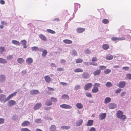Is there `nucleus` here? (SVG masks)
I'll use <instances>...</instances> for the list:
<instances>
[{"instance_id":"nucleus-1","label":"nucleus","mask_w":131,"mask_h":131,"mask_svg":"<svg viewBox=\"0 0 131 131\" xmlns=\"http://www.w3.org/2000/svg\"><path fill=\"white\" fill-rule=\"evenodd\" d=\"M100 87V84L98 83H95L93 85V88L92 90V92L93 93H97L99 91L98 87Z\"/></svg>"},{"instance_id":"nucleus-2","label":"nucleus","mask_w":131,"mask_h":131,"mask_svg":"<svg viewBox=\"0 0 131 131\" xmlns=\"http://www.w3.org/2000/svg\"><path fill=\"white\" fill-rule=\"evenodd\" d=\"M8 101L6 96L3 94H0V101L2 102L5 103Z\"/></svg>"},{"instance_id":"nucleus-3","label":"nucleus","mask_w":131,"mask_h":131,"mask_svg":"<svg viewBox=\"0 0 131 131\" xmlns=\"http://www.w3.org/2000/svg\"><path fill=\"white\" fill-rule=\"evenodd\" d=\"M60 107L62 108L66 109H71L72 108V106L66 104H63L60 105Z\"/></svg>"},{"instance_id":"nucleus-4","label":"nucleus","mask_w":131,"mask_h":131,"mask_svg":"<svg viewBox=\"0 0 131 131\" xmlns=\"http://www.w3.org/2000/svg\"><path fill=\"white\" fill-rule=\"evenodd\" d=\"M92 85L93 84L91 83H86L84 87V89L85 90H88L91 88Z\"/></svg>"},{"instance_id":"nucleus-5","label":"nucleus","mask_w":131,"mask_h":131,"mask_svg":"<svg viewBox=\"0 0 131 131\" xmlns=\"http://www.w3.org/2000/svg\"><path fill=\"white\" fill-rule=\"evenodd\" d=\"M90 77V74L87 72H84L82 74V77L84 79H88Z\"/></svg>"},{"instance_id":"nucleus-6","label":"nucleus","mask_w":131,"mask_h":131,"mask_svg":"<svg viewBox=\"0 0 131 131\" xmlns=\"http://www.w3.org/2000/svg\"><path fill=\"white\" fill-rule=\"evenodd\" d=\"M74 12L73 14V15H74V14H75L77 10H78V9L79 8H80V5L79 4L77 3H75L74 4Z\"/></svg>"},{"instance_id":"nucleus-7","label":"nucleus","mask_w":131,"mask_h":131,"mask_svg":"<svg viewBox=\"0 0 131 131\" xmlns=\"http://www.w3.org/2000/svg\"><path fill=\"white\" fill-rule=\"evenodd\" d=\"M20 44L23 46V47L26 49L27 47V41L26 40H23L21 41H20Z\"/></svg>"},{"instance_id":"nucleus-8","label":"nucleus","mask_w":131,"mask_h":131,"mask_svg":"<svg viewBox=\"0 0 131 131\" xmlns=\"http://www.w3.org/2000/svg\"><path fill=\"white\" fill-rule=\"evenodd\" d=\"M16 104V102L13 100L9 101L8 102V105L9 106H12Z\"/></svg>"},{"instance_id":"nucleus-9","label":"nucleus","mask_w":131,"mask_h":131,"mask_svg":"<svg viewBox=\"0 0 131 131\" xmlns=\"http://www.w3.org/2000/svg\"><path fill=\"white\" fill-rule=\"evenodd\" d=\"M41 104L40 103H38L35 104L34 107V109L35 110L39 109L41 107Z\"/></svg>"},{"instance_id":"nucleus-10","label":"nucleus","mask_w":131,"mask_h":131,"mask_svg":"<svg viewBox=\"0 0 131 131\" xmlns=\"http://www.w3.org/2000/svg\"><path fill=\"white\" fill-rule=\"evenodd\" d=\"M44 79L46 82L47 83H49L52 79L48 75H46L44 77Z\"/></svg>"},{"instance_id":"nucleus-11","label":"nucleus","mask_w":131,"mask_h":131,"mask_svg":"<svg viewBox=\"0 0 131 131\" xmlns=\"http://www.w3.org/2000/svg\"><path fill=\"white\" fill-rule=\"evenodd\" d=\"M39 37L42 40L46 41L47 40V38L44 35L42 34H40L39 35Z\"/></svg>"},{"instance_id":"nucleus-12","label":"nucleus","mask_w":131,"mask_h":131,"mask_svg":"<svg viewBox=\"0 0 131 131\" xmlns=\"http://www.w3.org/2000/svg\"><path fill=\"white\" fill-rule=\"evenodd\" d=\"M85 30V29L84 28L79 27L76 29L77 32L79 33H82Z\"/></svg>"},{"instance_id":"nucleus-13","label":"nucleus","mask_w":131,"mask_h":131,"mask_svg":"<svg viewBox=\"0 0 131 131\" xmlns=\"http://www.w3.org/2000/svg\"><path fill=\"white\" fill-rule=\"evenodd\" d=\"M30 94L32 95H36L38 94L39 93V91L36 90H32L30 92Z\"/></svg>"},{"instance_id":"nucleus-14","label":"nucleus","mask_w":131,"mask_h":131,"mask_svg":"<svg viewBox=\"0 0 131 131\" xmlns=\"http://www.w3.org/2000/svg\"><path fill=\"white\" fill-rule=\"evenodd\" d=\"M106 116V114L105 113H101L99 115V119L101 120H103L105 118Z\"/></svg>"},{"instance_id":"nucleus-15","label":"nucleus","mask_w":131,"mask_h":131,"mask_svg":"<svg viewBox=\"0 0 131 131\" xmlns=\"http://www.w3.org/2000/svg\"><path fill=\"white\" fill-rule=\"evenodd\" d=\"M5 80V77L3 74L0 75V82H4Z\"/></svg>"},{"instance_id":"nucleus-16","label":"nucleus","mask_w":131,"mask_h":131,"mask_svg":"<svg viewBox=\"0 0 131 131\" xmlns=\"http://www.w3.org/2000/svg\"><path fill=\"white\" fill-rule=\"evenodd\" d=\"M17 93V92H15L14 93L9 95L7 97V100H10L12 97L15 95Z\"/></svg>"},{"instance_id":"nucleus-17","label":"nucleus","mask_w":131,"mask_h":131,"mask_svg":"<svg viewBox=\"0 0 131 131\" xmlns=\"http://www.w3.org/2000/svg\"><path fill=\"white\" fill-rule=\"evenodd\" d=\"M83 120L80 119L77 121L76 122V125L77 126H78L81 125L82 124Z\"/></svg>"},{"instance_id":"nucleus-18","label":"nucleus","mask_w":131,"mask_h":131,"mask_svg":"<svg viewBox=\"0 0 131 131\" xmlns=\"http://www.w3.org/2000/svg\"><path fill=\"white\" fill-rule=\"evenodd\" d=\"M125 82L124 81H122L119 83L118 86L121 88H123L125 86Z\"/></svg>"},{"instance_id":"nucleus-19","label":"nucleus","mask_w":131,"mask_h":131,"mask_svg":"<svg viewBox=\"0 0 131 131\" xmlns=\"http://www.w3.org/2000/svg\"><path fill=\"white\" fill-rule=\"evenodd\" d=\"M93 123V121L92 120H88L86 125L88 126H92Z\"/></svg>"},{"instance_id":"nucleus-20","label":"nucleus","mask_w":131,"mask_h":131,"mask_svg":"<svg viewBox=\"0 0 131 131\" xmlns=\"http://www.w3.org/2000/svg\"><path fill=\"white\" fill-rule=\"evenodd\" d=\"M101 70L98 69L95 71L93 72V74L94 76H96L99 75L101 73Z\"/></svg>"},{"instance_id":"nucleus-21","label":"nucleus","mask_w":131,"mask_h":131,"mask_svg":"<svg viewBox=\"0 0 131 131\" xmlns=\"http://www.w3.org/2000/svg\"><path fill=\"white\" fill-rule=\"evenodd\" d=\"M30 122L28 121H25L21 124V125L23 127L27 126L30 124Z\"/></svg>"},{"instance_id":"nucleus-22","label":"nucleus","mask_w":131,"mask_h":131,"mask_svg":"<svg viewBox=\"0 0 131 131\" xmlns=\"http://www.w3.org/2000/svg\"><path fill=\"white\" fill-rule=\"evenodd\" d=\"M116 105L114 103H111L108 105L110 109H114L116 107Z\"/></svg>"},{"instance_id":"nucleus-23","label":"nucleus","mask_w":131,"mask_h":131,"mask_svg":"<svg viewBox=\"0 0 131 131\" xmlns=\"http://www.w3.org/2000/svg\"><path fill=\"white\" fill-rule=\"evenodd\" d=\"M61 99H64V100H68L69 99V96L66 94H64L61 97Z\"/></svg>"},{"instance_id":"nucleus-24","label":"nucleus","mask_w":131,"mask_h":131,"mask_svg":"<svg viewBox=\"0 0 131 131\" xmlns=\"http://www.w3.org/2000/svg\"><path fill=\"white\" fill-rule=\"evenodd\" d=\"M71 53L73 56H76L78 55L77 52L75 49H73L71 50Z\"/></svg>"},{"instance_id":"nucleus-25","label":"nucleus","mask_w":131,"mask_h":131,"mask_svg":"<svg viewBox=\"0 0 131 131\" xmlns=\"http://www.w3.org/2000/svg\"><path fill=\"white\" fill-rule=\"evenodd\" d=\"M26 62L29 64H30L33 62V60L31 58H29L26 59Z\"/></svg>"},{"instance_id":"nucleus-26","label":"nucleus","mask_w":131,"mask_h":131,"mask_svg":"<svg viewBox=\"0 0 131 131\" xmlns=\"http://www.w3.org/2000/svg\"><path fill=\"white\" fill-rule=\"evenodd\" d=\"M122 114H123V113L122 111H118L116 114L118 118H119Z\"/></svg>"},{"instance_id":"nucleus-27","label":"nucleus","mask_w":131,"mask_h":131,"mask_svg":"<svg viewBox=\"0 0 131 131\" xmlns=\"http://www.w3.org/2000/svg\"><path fill=\"white\" fill-rule=\"evenodd\" d=\"M12 43L17 46H20V42L17 40H12Z\"/></svg>"},{"instance_id":"nucleus-28","label":"nucleus","mask_w":131,"mask_h":131,"mask_svg":"<svg viewBox=\"0 0 131 131\" xmlns=\"http://www.w3.org/2000/svg\"><path fill=\"white\" fill-rule=\"evenodd\" d=\"M76 106L78 108L81 109L83 108V105L81 103H77L76 104Z\"/></svg>"},{"instance_id":"nucleus-29","label":"nucleus","mask_w":131,"mask_h":131,"mask_svg":"<svg viewBox=\"0 0 131 131\" xmlns=\"http://www.w3.org/2000/svg\"><path fill=\"white\" fill-rule=\"evenodd\" d=\"M50 131H55L56 130V127L54 125H51L49 128Z\"/></svg>"},{"instance_id":"nucleus-30","label":"nucleus","mask_w":131,"mask_h":131,"mask_svg":"<svg viewBox=\"0 0 131 131\" xmlns=\"http://www.w3.org/2000/svg\"><path fill=\"white\" fill-rule=\"evenodd\" d=\"M17 61L19 64H21L24 62V61L23 59L21 58H18L17 59Z\"/></svg>"},{"instance_id":"nucleus-31","label":"nucleus","mask_w":131,"mask_h":131,"mask_svg":"<svg viewBox=\"0 0 131 131\" xmlns=\"http://www.w3.org/2000/svg\"><path fill=\"white\" fill-rule=\"evenodd\" d=\"M42 122V121L41 118L36 119L34 121L35 123L38 124L41 123Z\"/></svg>"},{"instance_id":"nucleus-32","label":"nucleus","mask_w":131,"mask_h":131,"mask_svg":"<svg viewBox=\"0 0 131 131\" xmlns=\"http://www.w3.org/2000/svg\"><path fill=\"white\" fill-rule=\"evenodd\" d=\"M7 61L5 59L0 58V63L5 64L7 63Z\"/></svg>"},{"instance_id":"nucleus-33","label":"nucleus","mask_w":131,"mask_h":131,"mask_svg":"<svg viewBox=\"0 0 131 131\" xmlns=\"http://www.w3.org/2000/svg\"><path fill=\"white\" fill-rule=\"evenodd\" d=\"M63 42L66 44H70L72 43V41L70 40L69 39H65L63 40Z\"/></svg>"},{"instance_id":"nucleus-34","label":"nucleus","mask_w":131,"mask_h":131,"mask_svg":"<svg viewBox=\"0 0 131 131\" xmlns=\"http://www.w3.org/2000/svg\"><path fill=\"white\" fill-rule=\"evenodd\" d=\"M74 71L75 72H82L83 71L82 69L78 68L77 69H75L74 70Z\"/></svg>"},{"instance_id":"nucleus-35","label":"nucleus","mask_w":131,"mask_h":131,"mask_svg":"<svg viewBox=\"0 0 131 131\" xmlns=\"http://www.w3.org/2000/svg\"><path fill=\"white\" fill-rule=\"evenodd\" d=\"M45 104L47 106H50L52 104V103L51 101L48 100L46 101Z\"/></svg>"},{"instance_id":"nucleus-36","label":"nucleus","mask_w":131,"mask_h":131,"mask_svg":"<svg viewBox=\"0 0 131 131\" xmlns=\"http://www.w3.org/2000/svg\"><path fill=\"white\" fill-rule=\"evenodd\" d=\"M70 126H63L61 127V128L63 129H65L66 130H68L70 129Z\"/></svg>"},{"instance_id":"nucleus-37","label":"nucleus","mask_w":131,"mask_h":131,"mask_svg":"<svg viewBox=\"0 0 131 131\" xmlns=\"http://www.w3.org/2000/svg\"><path fill=\"white\" fill-rule=\"evenodd\" d=\"M42 56L43 57H45L47 53V50L45 49H44L42 51Z\"/></svg>"},{"instance_id":"nucleus-38","label":"nucleus","mask_w":131,"mask_h":131,"mask_svg":"<svg viewBox=\"0 0 131 131\" xmlns=\"http://www.w3.org/2000/svg\"><path fill=\"white\" fill-rule=\"evenodd\" d=\"M31 49L32 51H38V48L36 46H34L31 48Z\"/></svg>"},{"instance_id":"nucleus-39","label":"nucleus","mask_w":131,"mask_h":131,"mask_svg":"<svg viewBox=\"0 0 131 131\" xmlns=\"http://www.w3.org/2000/svg\"><path fill=\"white\" fill-rule=\"evenodd\" d=\"M46 31L47 32L52 34H54L56 33L55 31L50 29H47Z\"/></svg>"},{"instance_id":"nucleus-40","label":"nucleus","mask_w":131,"mask_h":131,"mask_svg":"<svg viewBox=\"0 0 131 131\" xmlns=\"http://www.w3.org/2000/svg\"><path fill=\"white\" fill-rule=\"evenodd\" d=\"M83 61V60L81 58L77 59L75 61L77 63H80L82 62Z\"/></svg>"},{"instance_id":"nucleus-41","label":"nucleus","mask_w":131,"mask_h":131,"mask_svg":"<svg viewBox=\"0 0 131 131\" xmlns=\"http://www.w3.org/2000/svg\"><path fill=\"white\" fill-rule=\"evenodd\" d=\"M118 38L116 37H113L111 38V40L114 41H118Z\"/></svg>"},{"instance_id":"nucleus-42","label":"nucleus","mask_w":131,"mask_h":131,"mask_svg":"<svg viewBox=\"0 0 131 131\" xmlns=\"http://www.w3.org/2000/svg\"><path fill=\"white\" fill-rule=\"evenodd\" d=\"M113 58V56L110 54H108L107 56V60H111Z\"/></svg>"},{"instance_id":"nucleus-43","label":"nucleus","mask_w":131,"mask_h":131,"mask_svg":"<svg viewBox=\"0 0 131 131\" xmlns=\"http://www.w3.org/2000/svg\"><path fill=\"white\" fill-rule=\"evenodd\" d=\"M13 57L12 55H10L6 57V59L7 60H9L13 59Z\"/></svg>"},{"instance_id":"nucleus-44","label":"nucleus","mask_w":131,"mask_h":131,"mask_svg":"<svg viewBox=\"0 0 131 131\" xmlns=\"http://www.w3.org/2000/svg\"><path fill=\"white\" fill-rule=\"evenodd\" d=\"M51 101H52L53 102H57L58 100L57 98H54L53 97H51Z\"/></svg>"},{"instance_id":"nucleus-45","label":"nucleus","mask_w":131,"mask_h":131,"mask_svg":"<svg viewBox=\"0 0 131 131\" xmlns=\"http://www.w3.org/2000/svg\"><path fill=\"white\" fill-rule=\"evenodd\" d=\"M80 87L81 86L80 85H77L75 86V87L74 88V90H75L76 91L80 89Z\"/></svg>"},{"instance_id":"nucleus-46","label":"nucleus","mask_w":131,"mask_h":131,"mask_svg":"<svg viewBox=\"0 0 131 131\" xmlns=\"http://www.w3.org/2000/svg\"><path fill=\"white\" fill-rule=\"evenodd\" d=\"M85 95L86 96L90 97H92V96L91 93L89 92H87L86 93Z\"/></svg>"},{"instance_id":"nucleus-47","label":"nucleus","mask_w":131,"mask_h":131,"mask_svg":"<svg viewBox=\"0 0 131 131\" xmlns=\"http://www.w3.org/2000/svg\"><path fill=\"white\" fill-rule=\"evenodd\" d=\"M126 118V116L124 115H122L121 116V117L119 118H121L122 119L124 120Z\"/></svg>"},{"instance_id":"nucleus-48","label":"nucleus","mask_w":131,"mask_h":131,"mask_svg":"<svg viewBox=\"0 0 131 131\" xmlns=\"http://www.w3.org/2000/svg\"><path fill=\"white\" fill-rule=\"evenodd\" d=\"M21 131H31L28 128H21Z\"/></svg>"},{"instance_id":"nucleus-49","label":"nucleus","mask_w":131,"mask_h":131,"mask_svg":"<svg viewBox=\"0 0 131 131\" xmlns=\"http://www.w3.org/2000/svg\"><path fill=\"white\" fill-rule=\"evenodd\" d=\"M126 77L129 80L131 79V74L128 73L126 75Z\"/></svg>"},{"instance_id":"nucleus-50","label":"nucleus","mask_w":131,"mask_h":131,"mask_svg":"<svg viewBox=\"0 0 131 131\" xmlns=\"http://www.w3.org/2000/svg\"><path fill=\"white\" fill-rule=\"evenodd\" d=\"M60 62L62 64H64L66 62V61L64 59H61L60 61Z\"/></svg>"},{"instance_id":"nucleus-51","label":"nucleus","mask_w":131,"mask_h":131,"mask_svg":"<svg viewBox=\"0 0 131 131\" xmlns=\"http://www.w3.org/2000/svg\"><path fill=\"white\" fill-rule=\"evenodd\" d=\"M112 85L111 83L108 82H107V87H110L112 86Z\"/></svg>"},{"instance_id":"nucleus-52","label":"nucleus","mask_w":131,"mask_h":131,"mask_svg":"<svg viewBox=\"0 0 131 131\" xmlns=\"http://www.w3.org/2000/svg\"><path fill=\"white\" fill-rule=\"evenodd\" d=\"M17 116L16 115H14L12 117V119L14 120H16L17 118Z\"/></svg>"},{"instance_id":"nucleus-53","label":"nucleus","mask_w":131,"mask_h":131,"mask_svg":"<svg viewBox=\"0 0 131 131\" xmlns=\"http://www.w3.org/2000/svg\"><path fill=\"white\" fill-rule=\"evenodd\" d=\"M99 68L100 69V70H103L104 69H105L106 68V67L105 66H100Z\"/></svg>"},{"instance_id":"nucleus-54","label":"nucleus","mask_w":131,"mask_h":131,"mask_svg":"<svg viewBox=\"0 0 131 131\" xmlns=\"http://www.w3.org/2000/svg\"><path fill=\"white\" fill-rule=\"evenodd\" d=\"M85 53L87 54H89L90 52V51L88 49H86L84 50Z\"/></svg>"},{"instance_id":"nucleus-55","label":"nucleus","mask_w":131,"mask_h":131,"mask_svg":"<svg viewBox=\"0 0 131 131\" xmlns=\"http://www.w3.org/2000/svg\"><path fill=\"white\" fill-rule=\"evenodd\" d=\"M4 120L3 118H0V124L4 123Z\"/></svg>"},{"instance_id":"nucleus-56","label":"nucleus","mask_w":131,"mask_h":131,"mask_svg":"<svg viewBox=\"0 0 131 131\" xmlns=\"http://www.w3.org/2000/svg\"><path fill=\"white\" fill-rule=\"evenodd\" d=\"M118 41L119 40H123L125 39V38L124 37H119L118 38Z\"/></svg>"},{"instance_id":"nucleus-57","label":"nucleus","mask_w":131,"mask_h":131,"mask_svg":"<svg viewBox=\"0 0 131 131\" xmlns=\"http://www.w3.org/2000/svg\"><path fill=\"white\" fill-rule=\"evenodd\" d=\"M1 24L3 25L6 26L7 25V23L4 21H2L1 23Z\"/></svg>"},{"instance_id":"nucleus-58","label":"nucleus","mask_w":131,"mask_h":131,"mask_svg":"<svg viewBox=\"0 0 131 131\" xmlns=\"http://www.w3.org/2000/svg\"><path fill=\"white\" fill-rule=\"evenodd\" d=\"M90 64L91 65L97 66V64L96 63H94L93 62H91L90 63Z\"/></svg>"},{"instance_id":"nucleus-59","label":"nucleus","mask_w":131,"mask_h":131,"mask_svg":"<svg viewBox=\"0 0 131 131\" xmlns=\"http://www.w3.org/2000/svg\"><path fill=\"white\" fill-rule=\"evenodd\" d=\"M57 70L59 71H63V69L62 68H57Z\"/></svg>"},{"instance_id":"nucleus-60","label":"nucleus","mask_w":131,"mask_h":131,"mask_svg":"<svg viewBox=\"0 0 131 131\" xmlns=\"http://www.w3.org/2000/svg\"><path fill=\"white\" fill-rule=\"evenodd\" d=\"M102 47L104 49L106 50V44H104L102 46Z\"/></svg>"},{"instance_id":"nucleus-61","label":"nucleus","mask_w":131,"mask_h":131,"mask_svg":"<svg viewBox=\"0 0 131 131\" xmlns=\"http://www.w3.org/2000/svg\"><path fill=\"white\" fill-rule=\"evenodd\" d=\"M60 83L63 85L66 86L68 85V84L67 83L63 82H61Z\"/></svg>"},{"instance_id":"nucleus-62","label":"nucleus","mask_w":131,"mask_h":131,"mask_svg":"<svg viewBox=\"0 0 131 131\" xmlns=\"http://www.w3.org/2000/svg\"><path fill=\"white\" fill-rule=\"evenodd\" d=\"M0 50L2 51V52H3L5 50L4 48V47H0Z\"/></svg>"},{"instance_id":"nucleus-63","label":"nucleus","mask_w":131,"mask_h":131,"mask_svg":"<svg viewBox=\"0 0 131 131\" xmlns=\"http://www.w3.org/2000/svg\"><path fill=\"white\" fill-rule=\"evenodd\" d=\"M48 90L49 91H52L54 90V89L52 88H51L48 87Z\"/></svg>"},{"instance_id":"nucleus-64","label":"nucleus","mask_w":131,"mask_h":131,"mask_svg":"<svg viewBox=\"0 0 131 131\" xmlns=\"http://www.w3.org/2000/svg\"><path fill=\"white\" fill-rule=\"evenodd\" d=\"M89 131H95V128L94 127H92L90 129Z\"/></svg>"}]
</instances>
